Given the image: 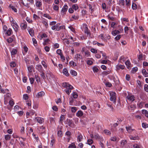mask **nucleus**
<instances>
[{"mask_svg":"<svg viewBox=\"0 0 148 148\" xmlns=\"http://www.w3.org/2000/svg\"><path fill=\"white\" fill-rule=\"evenodd\" d=\"M68 8V6L67 5H64L61 10V12L63 13L66 12L67 11Z\"/></svg>","mask_w":148,"mask_h":148,"instance_id":"dca6fc26","label":"nucleus"},{"mask_svg":"<svg viewBox=\"0 0 148 148\" xmlns=\"http://www.w3.org/2000/svg\"><path fill=\"white\" fill-rule=\"evenodd\" d=\"M28 32L29 34L31 36H33L34 35V32L33 29H29V30H28Z\"/></svg>","mask_w":148,"mask_h":148,"instance_id":"cd10ccee","label":"nucleus"},{"mask_svg":"<svg viewBox=\"0 0 148 148\" xmlns=\"http://www.w3.org/2000/svg\"><path fill=\"white\" fill-rule=\"evenodd\" d=\"M23 98L24 99L26 100L28 99L29 97L27 94H25L23 95Z\"/></svg>","mask_w":148,"mask_h":148,"instance_id":"338daca9","label":"nucleus"},{"mask_svg":"<svg viewBox=\"0 0 148 148\" xmlns=\"http://www.w3.org/2000/svg\"><path fill=\"white\" fill-rule=\"evenodd\" d=\"M125 1L123 0L119 1V5L121 6H123L124 5Z\"/></svg>","mask_w":148,"mask_h":148,"instance_id":"3c124183","label":"nucleus"},{"mask_svg":"<svg viewBox=\"0 0 148 148\" xmlns=\"http://www.w3.org/2000/svg\"><path fill=\"white\" fill-rule=\"evenodd\" d=\"M76 115L77 116L80 117L83 116V113L82 111L80 110L77 111Z\"/></svg>","mask_w":148,"mask_h":148,"instance_id":"ddd939ff","label":"nucleus"},{"mask_svg":"<svg viewBox=\"0 0 148 148\" xmlns=\"http://www.w3.org/2000/svg\"><path fill=\"white\" fill-rule=\"evenodd\" d=\"M90 52L88 51H86L85 52V56L86 57L90 56Z\"/></svg>","mask_w":148,"mask_h":148,"instance_id":"a19ab883","label":"nucleus"},{"mask_svg":"<svg viewBox=\"0 0 148 148\" xmlns=\"http://www.w3.org/2000/svg\"><path fill=\"white\" fill-rule=\"evenodd\" d=\"M64 84V87H65L66 89L64 90L67 94L69 95L70 92H71V90L73 89V87L67 83H65Z\"/></svg>","mask_w":148,"mask_h":148,"instance_id":"f257e3e1","label":"nucleus"},{"mask_svg":"<svg viewBox=\"0 0 148 148\" xmlns=\"http://www.w3.org/2000/svg\"><path fill=\"white\" fill-rule=\"evenodd\" d=\"M90 51L92 53H96L97 52V51L94 48H91L90 49Z\"/></svg>","mask_w":148,"mask_h":148,"instance_id":"4d7b16f0","label":"nucleus"},{"mask_svg":"<svg viewBox=\"0 0 148 148\" xmlns=\"http://www.w3.org/2000/svg\"><path fill=\"white\" fill-rule=\"evenodd\" d=\"M144 90L146 92H148V85L145 84L144 86Z\"/></svg>","mask_w":148,"mask_h":148,"instance_id":"13d9d810","label":"nucleus"},{"mask_svg":"<svg viewBox=\"0 0 148 148\" xmlns=\"http://www.w3.org/2000/svg\"><path fill=\"white\" fill-rule=\"evenodd\" d=\"M35 120L37 121L38 123L40 124L42 123L43 122V119L40 117H36L35 118Z\"/></svg>","mask_w":148,"mask_h":148,"instance_id":"1a4fd4ad","label":"nucleus"},{"mask_svg":"<svg viewBox=\"0 0 148 148\" xmlns=\"http://www.w3.org/2000/svg\"><path fill=\"white\" fill-rule=\"evenodd\" d=\"M129 137L131 140H138L139 138L138 135H136L134 136L131 135Z\"/></svg>","mask_w":148,"mask_h":148,"instance_id":"4468645a","label":"nucleus"},{"mask_svg":"<svg viewBox=\"0 0 148 148\" xmlns=\"http://www.w3.org/2000/svg\"><path fill=\"white\" fill-rule=\"evenodd\" d=\"M43 16L49 19H51V17L49 14H45L43 15Z\"/></svg>","mask_w":148,"mask_h":148,"instance_id":"ea45409f","label":"nucleus"},{"mask_svg":"<svg viewBox=\"0 0 148 148\" xmlns=\"http://www.w3.org/2000/svg\"><path fill=\"white\" fill-rule=\"evenodd\" d=\"M21 28L23 29H25L27 27V23L25 20H23L20 25Z\"/></svg>","mask_w":148,"mask_h":148,"instance_id":"20e7f679","label":"nucleus"},{"mask_svg":"<svg viewBox=\"0 0 148 148\" xmlns=\"http://www.w3.org/2000/svg\"><path fill=\"white\" fill-rule=\"evenodd\" d=\"M81 58L82 56L79 53L76 54L75 57V58L77 62L78 61H80V59H81Z\"/></svg>","mask_w":148,"mask_h":148,"instance_id":"9b49d317","label":"nucleus"},{"mask_svg":"<svg viewBox=\"0 0 148 148\" xmlns=\"http://www.w3.org/2000/svg\"><path fill=\"white\" fill-rule=\"evenodd\" d=\"M16 64L14 62H11L10 64V66L12 67H14L16 66Z\"/></svg>","mask_w":148,"mask_h":148,"instance_id":"774afa93","label":"nucleus"},{"mask_svg":"<svg viewBox=\"0 0 148 148\" xmlns=\"http://www.w3.org/2000/svg\"><path fill=\"white\" fill-rule=\"evenodd\" d=\"M76 146L74 143H71L68 147V148H76Z\"/></svg>","mask_w":148,"mask_h":148,"instance_id":"c85d7f7f","label":"nucleus"},{"mask_svg":"<svg viewBox=\"0 0 148 148\" xmlns=\"http://www.w3.org/2000/svg\"><path fill=\"white\" fill-rule=\"evenodd\" d=\"M9 7L11 8L15 12H17V10L16 9L14 6L10 5Z\"/></svg>","mask_w":148,"mask_h":148,"instance_id":"f704fd0d","label":"nucleus"},{"mask_svg":"<svg viewBox=\"0 0 148 148\" xmlns=\"http://www.w3.org/2000/svg\"><path fill=\"white\" fill-rule=\"evenodd\" d=\"M35 77L36 79V81L37 82H40V78L38 76V75H35Z\"/></svg>","mask_w":148,"mask_h":148,"instance_id":"4c0bfd02","label":"nucleus"},{"mask_svg":"<svg viewBox=\"0 0 148 148\" xmlns=\"http://www.w3.org/2000/svg\"><path fill=\"white\" fill-rule=\"evenodd\" d=\"M60 25V24H57L55 25L56 26V29L57 31H59L61 29H63L64 27V26H59Z\"/></svg>","mask_w":148,"mask_h":148,"instance_id":"2eb2a0df","label":"nucleus"},{"mask_svg":"<svg viewBox=\"0 0 148 148\" xmlns=\"http://www.w3.org/2000/svg\"><path fill=\"white\" fill-rule=\"evenodd\" d=\"M14 104V102L13 101L12 99L10 100L9 102V104L11 108H12Z\"/></svg>","mask_w":148,"mask_h":148,"instance_id":"de8ad7c7","label":"nucleus"},{"mask_svg":"<svg viewBox=\"0 0 148 148\" xmlns=\"http://www.w3.org/2000/svg\"><path fill=\"white\" fill-rule=\"evenodd\" d=\"M79 18V16L77 15V14H76L73 15L71 16L70 20L71 21H73V20H77Z\"/></svg>","mask_w":148,"mask_h":148,"instance_id":"f3484780","label":"nucleus"},{"mask_svg":"<svg viewBox=\"0 0 148 148\" xmlns=\"http://www.w3.org/2000/svg\"><path fill=\"white\" fill-rule=\"evenodd\" d=\"M12 25L14 29L16 32H17L18 31V26L17 24L16 23H14L13 24H12Z\"/></svg>","mask_w":148,"mask_h":148,"instance_id":"f8f14e48","label":"nucleus"},{"mask_svg":"<svg viewBox=\"0 0 148 148\" xmlns=\"http://www.w3.org/2000/svg\"><path fill=\"white\" fill-rule=\"evenodd\" d=\"M12 32V30L11 29L9 28L6 32V34L8 36L10 35Z\"/></svg>","mask_w":148,"mask_h":148,"instance_id":"72a5a7b5","label":"nucleus"},{"mask_svg":"<svg viewBox=\"0 0 148 148\" xmlns=\"http://www.w3.org/2000/svg\"><path fill=\"white\" fill-rule=\"evenodd\" d=\"M127 143V141L126 140H122L121 142V146L123 147Z\"/></svg>","mask_w":148,"mask_h":148,"instance_id":"a211bd4d","label":"nucleus"},{"mask_svg":"<svg viewBox=\"0 0 148 148\" xmlns=\"http://www.w3.org/2000/svg\"><path fill=\"white\" fill-rule=\"evenodd\" d=\"M87 142L88 145H90L93 143V141L92 140L89 139L87 140Z\"/></svg>","mask_w":148,"mask_h":148,"instance_id":"69168bd1","label":"nucleus"},{"mask_svg":"<svg viewBox=\"0 0 148 148\" xmlns=\"http://www.w3.org/2000/svg\"><path fill=\"white\" fill-rule=\"evenodd\" d=\"M36 69L40 72H42L43 71H44L42 65L40 64H38L36 66Z\"/></svg>","mask_w":148,"mask_h":148,"instance_id":"6e6552de","label":"nucleus"},{"mask_svg":"<svg viewBox=\"0 0 148 148\" xmlns=\"http://www.w3.org/2000/svg\"><path fill=\"white\" fill-rule=\"evenodd\" d=\"M27 67L28 72L30 73L32 72V70L33 69V67L32 65L29 66L27 65Z\"/></svg>","mask_w":148,"mask_h":148,"instance_id":"6ab92c4d","label":"nucleus"},{"mask_svg":"<svg viewBox=\"0 0 148 148\" xmlns=\"http://www.w3.org/2000/svg\"><path fill=\"white\" fill-rule=\"evenodd\" d=\"M92 69L93 71L94 72H97L98 71V68L96 66H94L93 67Z\"/></svg>","mask_w":148,"mask_h":148,"instance_id":"0e129e2a","label":"nucleus"},{"mask_svg":"<svg viewBox=\"0 0 148 148\" xmlns=\"http://www.w3.org/2000/svg\"><path fill=\"white\" fill-rule=\"evenodd\" d=\"M142 72L143 75L144 77H148V73L146 72L145 69H143L142 71Z\"/></svg>","mask_w":148,"mask_h":148,"instance_id":"4be33fe9","label":"nucleus"},{"mask_svg":"<svg viewBox=\"0 0 148 148\" xmlns=\"http://www.w3.org/2000/svg\"><path fill=\"white\" fill-rule=\"evenodd\" d=\"M126 59V58L124 56H122L120 57L119 60L122 61L123 62H124Z\"/></svg>","mask_w":148,"mask_h":148,"instance_id":"603ef678","label":"nucleus"},{"mask_svg":"<svg viewBox=\"0 0 148 148\" xmlns=\"http://www.w3.org/2000/svg\"><path fill=\"white\" fill-rule=\"evenodd\" d=\"M40 73H41L40 76L42 78L44 79H46V77L45 75V74L44 73V71H43L42 72H41Z\"/></svg>","mask_w":148,"mask_h":148,"instance_id":"37998d69","label":"nucleus"},{"mask_svg":"<svg viewBox=\"0 0 148 148\" xmlns=\"http://www.w3.org/2000/svg\"><path fill=\"white\" fill-rule=\"evenodd\" d=\"M70 73L74 76H76L77 75V73L74 70H72L70 72Z\"/></svg>","mask_w":148,"mask_h":148,"instance_id":"49530a36","label":"nucleus"},{"mask_svg":"<svg viewBox=\"0 0 148 148\" xmlns=\"http://www.w3.org/2000/svg\"><path fill=\"white\" fill-rule=\"evenodd\" d=\"M83 139V136L81 134H79L77 136V140L79 142L82 141Z\"/></svg>","mask_w":148,"mask_h":148,"instance_id":"c756f323","label":"nucleus"},{"mask_svg":"<svg viewBox=\"0 0 148 148\" xmlns=\"http://www.w3.org/2000/svg\"><path fill=\"white\" fill-rule=\"evenodd\" d=\"M41 64L45 68H47V65L45 61H42Z\"/></svg>","mask_w":148,"mask_h":148,"instance_id":"8fccbe9b","label":"nucleus"},{"mask_svg":"<svg viewBox=\"0 0 148 148\" xmlns=\"http://www.w3.org/2000/svg\"><path fill=\"white\" fill-rule=\"evenodd\" d=\"M110 72H111V71L110 70L108 71H104L103 72V75H106L110 74Z\"/></svg>","mask_w":148,"mask_h":148,"instance_id":"bf43d9fd","label":"nucleus"},{"mask_svg":"<svg viewBox=\"0 0 148 148\" xmlns=\"http://www.w3.org/2000/svg\"><path fill=\"white\" fill-rule=\"evenodd\" d=\"M67 124L71 127L74 128L75 127V125L72 120H67Z\"/></svg>","mask_w":148,"mask_h":148,"instance_id":"39448f33","label":"nucleus"},{"mask_svg":"<svg viewBox=\"0 0 148 148\" xmlns=\"http://www.w3.org/2000/svg\"><path fill=\"white\" fill-rule=\"evenodd\" d=\"M11 135L8 134L5 136V138L6 140H9L11 138Z\"/></svg>","mask_w":148,"mask_h":148,"instance_id":"c03bdc74","label":"nucleus"},{"mask_svg":"<svg viewBox=\"0 0 148 148\" xmlns=\"http://www.w3.org/2000/svg\"><path fill=\"white\" fill-rule=\"evenodd\" d=\"M125 128L126 129V130L127 131V132L129 133H130L131 132V130H132L131 127V126L126 127Z\"/></svg>","mask_w":148,"mask_h":148,"instance_id":"2f4dec72","label":"nucleus"},{"mask_svg":"<svg viewBox=\"0 0 148 148\" xmlns=\"http://www.w3.org/2000/svg\"><path fill=\"white\" fill-rule=\"evenodd\" d=\"M32 135L34 137V138L36 140L37 142H38L39 140V138L38 136H36L35 134L33 133L32 134Z\"/></svg>","mask_w":148,"mask_h":148,"instance_id":"c9c22d12","label":"nucleus"},{"mask_svg":"<svg viewBox=\"0 0 148 148\" xmlns=\"http://www.w3.org/2000/svg\"><path fill=\"white\" fill-rule=\"evenodd\" d=\"M126 98L131 102H133L135 100V97L134 95H128L126 97Z\"/></svg>","mask_w":148,"mask_h":148,"instance_id":"423d86ee","label":"nucleus"},{"mask_svg":"<svg viewBox=\"0 0 148 148\" xmlns=\"http://www.w3.org/2000/svg\"><path fill=\"white\" fill-rule=\"evenodd\" d=\"M32 41L33 42V44L35 46H36L37 44V42L36 40L34 38H33L32 39Z\"/></svg>","mask_w":148,"mask_h":148,"instance_id":"680f3d73","label":"nucleus"},{"mask_svg":"<svg viewBox=\"0 0 148 148\" xmlns=\"http://www.w3.org/2000/svg\"><path fill=\"white\" fill-rule=\"evenodd\" d=\"M46 77L47 78L48 77L49 79H51V78L53 77V75L52 73L50 72H49L46 74Z\"/></svg>","mask_w":148,"mask_h":148,"instance_id":"aec40b11","label":"nucleus"},{"mask_svg":"<svg viewBox=\"0 0 148 148\" xmlns=\"http://www.w3.org/2000/svg\"><path fill=\"white\" fill-rule=\"evenodd\" d=\"M132 8L133 10H135L137 8V5L136 4L133 3L132 5Z\"/></svg>","mask_w":148,"mask_h":148,"instance_id":"864d4df0","label":"nucleus"},{"mask_svg":"<svg viewBox=\"0 0 148 148\" xmlns=\"http://www.w3.org/2000/svg\"><path fill=\"white\" fill-rule=\"evenodd\" d=\"M104 133L107 135H110L111 134V132L107 130H104Z\"/></svg>","mask_w":148,"mask_h":148,"instance_id":"58836bf2","label":"nucleus"},{"mask_svg":"<svg viewBox=\"0 0 148 148\" xmlns=\"http://www.w3.org/2000/svg\"><path fill=\"white\" fill-rule=\"evenodd\" d=\"M77 108L75 107H71V111L73 113H75L77 110Z\"/></svg>","mask_w":148,"mask_h":148,"instance_id":"bb28decb","label":"nucleus"},{"mask_svg":"<svg viewBox=\"0 0 148 148\" xmlns=\"http://www.w3.org/2000/svg\"><path fill=\"white\" fill-rule=\"evenodd\" d=\"M106 86L107 87H110L112 86L111 84L109 82H107L105 84Z\"/></svg>","mask_w":148,"mask_h":148,"instance_id":"09e8293b","label":"nucleus"},{"mask_svg":"<svg viewBox=\"0 0 148 148\" xmlns=\"http://www.w3.org/2000/svg\"><path fill=\"white\" fill-rule=\"evenodd\" d=\"M45 94V92L42 91L38 92L37 93V97H40L44 95Z\"/></svg>","mask_w":148,"mask_h":148,"instance_id":"5701e85b","label":"nucleus"},{"mask_svg":"<svg viewBox=\"0 0 148 148\" xmlns=\"http://www.w3.org/2000/svg\"><path fill=\"white\" fill-rule=\"evenodd\" d=\"M59 137H61L62 136V132L61 131H58L57 133Z\"/></svg>","mask_w":148,"mask_h":148,"instance_id":"052dcab7","label":"nucleus"},{"mask_svg":"<svg viewBox=\"0 0 148 148\" xmlns=\"http://www.w3.org/2000/svg\"><path fill=\"white\" fill-rule=\"evenodd\" d=\"M116 67L117 70H119L120 69H123L124 68V66L123 65H116Z\"/></svg>","mask_w":148,"mask_h":148,"instance_id":"a878e982","label":"nucleus"},{"mask_svg":"<svg viewBox=\"0 0 148 148\" xmlns=\"http://www.w3.org/2000/svg\"><path fill=\"white\" fill-rule=\"evenodd\" d=\"M72 96L73 98L74 99L77 98L78 97L77 93L75 92H73L72 93Z\"/></svg>","mask_w":148,"mask_h":148,"instance_id":"473e14b6","label":"nucleus"},{"mask_svg":"<svg viewBox=\"0 0 148 148\" xmlns=\"http://www.w3.org/2000/svg\"><path fill=\"white\" fill-rule=\"evenodd\" d=\"M72 8L73 9L75 10H76L78 9L79 7L78 6V5H77V4H75L73 5H72Z\"/></svg>","mask_w":148,"mask_h":148,"instance_id":"7c9ffc66","label":"nucleus"},{"mask_svg":"<svg viewBox=\"0 0 148 148\" xmlns=\"http://www.w3.org/2000/svg\"><path fill=\"white\" fill-rule=\"evenodd\" d=\"M83 28L84 30L85 33H86L88 35H89L90 36V30L88 28L87 25L85 24L84 25H83Z\"/></svg>","mask_w":148,"mask_h":148,"instance_id":"7ed1b4c3","label":"nucleus"},{"mask_svg":"<svg viewBox=\"0 0 148 148\" xmlns=\"http://www.w3.org/2000/svg\"><path fill=\"white\" fill-rule=\"evenodd\" d=\"M111 103H109L108 102L107 103V104L108 106L112 110L113 109V107L112 106V104H110Z\"/></svg>","mask_w":148,"mask_h":148,"instance_id":"5fc2aeb1","label":"nucleus"},{"mask_svg":"<svg viewBox=\"0 0 148 148\" xmlns=\"http://www.w3.org/2000/svg\"><path fill=\"white\" fill-rule=\"evenodd\" d=\"M42 23L44 25L45 27L46 28H47L48 26V25L47 23V21L44 18H42Z\"/></svg>","mask_w":148,"mask_h":148,"instance_id":"9d476101","label":"nucleus"},{"mask_svg":"<svg viewBox=\"0 0 148 148\" xmlns=\"http://www.w3.org/2000/svg\"><path fill=\"white\" fill-rule=\"evenodd\" d=\"M110 100L113 102V103L115 104L116 102V93L114 92H110Z\"/></svg>","mask_w":148,"mask_h":148,"instance_id":"f03ea898","label":"nucleus"},{"mask_svg":"<svg viewBox=\"0 0 148 148\" xmlns=\"http://www.w3.org/2000/svg\"><path fill=\"white\" fill-rule=\"evenodd\" d=\"M36 6L38 8L40 9V8L41 7L42 5V2L41 1H39L37 0H36Z\"/></svg>","mask_w":148,"mask_h":148,"instance_id":"0eeeda50","label":"nucleus"},{"mask_svg":"<svg viewBox=\"0 0 148 148\" xmlns=\"http://www.w3.org/2000/svg\"><path fill=\"white\" fill-rule=\"evenodd\" d=\"M17 53V51L15 49H13L11 52V55L12 56H14L16 55Z\"/></svg>","mask_w":148,"mask_h":148,"instance_id":"393cba45","label":"nucleus"},{"mask_svg":"<svg viewBox=\"0 0 148 148\" xmlns=\"http://www.w3.org/2000/svg\"><path fill=\"white\" fill-rule=\"evenodd\" d=\"M63 72L66 76H68L69 75V74L68 72V71L66 69H64L63 70Z\"/></svg>","mask_w":148,"mask_h":148,"instance_id":"412c9836","label":"nucleus"},{"mask_svg":"<svg viewBox=\"0 0 148 148\" xmlns=\"http://www.w3.org/2000/svg\"><path fill=\"white\" fill-rule=\"evenodd\" d=\"M59 7L57 5H55L53 6V9L56 11H58L59 10Z\"/></svg>","mask_w":148,"mask_h":148,"instance_id":"e2e57ef3","label":"nucleus"},{"mask_svg":"<svg viewBox=\"0 0 148 148\" xmlns=\"http://www.w3.org/2000/svg\"><path fill=\"white\" fill-rule=\"evenodd\" d=\"M120 32L119 31L115 30L114 31H113L112 32V34L114 36H115L117 34H118L120 33Z\"/></svg>","mask_w":148,"mask_h":148,"instance_id":"b1692460","label":"nucleus"},{"mask_svg":"<svg viewBox=\"0 0 148 148\" xmlns=\"http://www.w3.org/2000/svg\"><path fill=\"white\" fill-rule=\"evenodd\" d=\"M142 126L143 128L145 129L148 127V124L146 123H142Z\"/></svg>","mask_w":148,"mask_h":148,"instance_id":"e433bc0d","label":"nucleus"},{"mask_svg":"<svg viewBox=\"0 0 148 148\" xmlns=\"http://www.w3.org/2000/svg\"><path fill=\"white\" fill-rule=\"evenodd\" d=\"M68 28L70 29L74 33H75V29L73 28L72 26H69L68 27Z\"/></svg>","mask_w":148,"mask_h":148,"instance_id":"6e6d98bb","label":"nucleus"},{"mask_svg":"<svg viewBox=\"0 0 148 148\" xmlns=\"http://www.w3.org/2000/svg\"><path fill=\"white\" fill-rule=\"evenodd\" d=\"M125 64L127 66V68H129L130 67V61L129 60H127L125 62Z\"/></svg>","mask_w":148,"mask_h":148,"instance_id":"79ce46f5","label":"nucleus"},{"mask_svg":"<svg viewBox=\"0 0 148 148\" xmlns=\"http://www.w3.org/2000/svg\"><path fill=\"white\" fill-rule=\"evenodd\" d=\"M69 64L71 66H77L76 64L73 61H71L69 62Z\"/></svg>","mask_w":148,"mask_h":148,"instance_id":"a18cd8bd","label":"nucleus"}]
</instances>
